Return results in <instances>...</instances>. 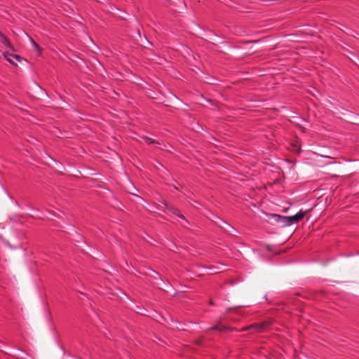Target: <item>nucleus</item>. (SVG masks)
<instances>
[{
  "label": "nucleus",
  "mask_w": 359,
  "mask_h": 359,
  "mask_svg": "<svg viewBox=\"0 0 359 359\" xmlns=\"http://www.w3.org/2000/svg\"><path fill=\"white\" fill-rule=\"evenodd\" d=\"M306 215V212L300 210L297 213L294 215L287 217V219H285L287 221L288 226L297 223L299 221L302 219Z\"/></svg>",
  "instance_id": "1"
},
{
  "label": "nucleus",
  "mask_w": 359,
  "mask_h": 359,
  "mask_svg": "<svg viewBox=\"0 0 359 359\" xmlns=\"http://www.w3.org/2000/svg\"><path fill=\"white\" fill-rule=\"evenodd\" d=\"M272 217L275 219L277 223H280L283 226H288L287 221L284 219H287V216H282L280 215L273 214L272 215Z\"/></svg>",
  "instance_id": "4"
},
{
  "label": "nucleus",
  "mask_w": 359,
  "mask_h": 359,
  "mask_svg": "<svg viewBox=\"0 0 359 359\" xmlns=\"http://www.w3.org/2000/svg\"><path fill=\"white\" fill-rule=\"evenodd\" d=\"M215 329H219V327H215Z\"/></svg>",
  "instance_id": "11"
},
{
  "label": "nucleus",
  "mask_w": 359,
  "mask_h": 359,
  "mask_svg": "<svg viewBox=\"0 0 359 359\" xmlns=\"http://www.w3.org/2000/svg\"><path fill=\"white\" fill-rule=\"evenodd\" d=\"M323 157H325V158H330V156H323Z\"/></svg>",
  "instance_id": "10"
},
{
  "label": "nucleus",
  "mask_w": 359,
  "mask_h": 359,
  "mask_svg": "<svg viewBox=\"0 0 359 359\" xmlns=\"http://www.w3.org/2000/svg\"><path fill=\"white\" fill-rule=\"evenodd\" d=\"M3 44L9 49H13V47L8 40L6 39L3 41Z\"/></svg>",
  "instance_id": "7"
},
{
  "label": "nucleus",
  "mask_w": 359,
  "mask_h": 359,
  "mask_svg": "<svg viewBox=\"0 0 359 359\" xmlns=\"http://www.w3.org/2000/svg\"><path fill=\"white\" fill-rule=\"evenodd\" d=\"M270 324L271 323L268 321L252 324L249 327V329H255L256 332H264L269 329Z\"/></svg>",
  "instance_id": "2"
},
{
  "label": "nucleus",
  "mask_w": 359,
  "mask_h": 359,
  "mask_svg": "<svg viewBox=\"0 0 359 359\" xmlns=\"http://www.w3.org/2000/svg\"><path fill=\"white\" fill-rule=\"evenodd\" d=\"M170 211L173 214H175L177 216H178L179 217H180L181 219L185 220V218L184 217V216L180 213V212H179V210L177 209H176L175 208H170Z\"/></svg>",
  "instance_id": "6"
},
{
  "label": "nucleus",
  "mask_w": 359,
  "mask_h": 359,
  "mask_svg": "<svg viewBox=\"0 0 359 359\" xmlns=\"http://www.w3.org/2000/svg\"><path fill=\"white\" fill-rule=\"evenodd\" d=\"M144 140L147 143H157L155 140L150 137H145Z\"/></svg>",
  "instance_id": "8"
},
{
  "label": "nucleus",
  "mask_w": 359,
  "mask_h": 359,
  "mask_svg": "<svg viewBox=\"0 0 359 359\" xmlns=\"http://www.w3.org/2000/svg\"><path fill=\"white\" fill-rule=\"evenodd\" d=\"M4 57L11 64L16 65L18 62L20 61V57L15 54H11L8 52H5L4 54Z\"/></svg>",
  "instance_id": "3"
},
{
  "label": "nucleus",
  "mask_w": 359,
  "mask_h": 359,
  "mask_svg": "<svg viewBox=\"0 0 359 359\" xmlns=\"http://www.w3.org/2000/svg\"><path fill=\"white\" fill-rule=\"evenodd\" d=\"M5 39H6V37L0 32V42L3 43Z\"/></svg>",
  "instance_id": "9"
},
{
  "label": "nucleus",
  "mask_w": 359,
  "mask_h": 359,
  "mask_svg": "<svg viewBox=\"0 0 359 359\" xmlns=\"http://www.w3.org/2000/svg\"><path fill=\"white\" fill-rule=\"evenodd\" d=\"M28 37H29V40L32 44V48L34 50L37 51L38 53H41V49L40 46L38 45V43H36L31 36H28Z\"/></svg>",
  "instance_id": "5"
}]
</instances>
